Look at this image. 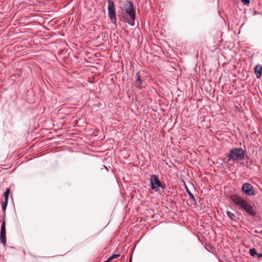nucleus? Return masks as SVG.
<instances>
[{"instance_id": "obj_1", "label": "nucleus", "mask_w": 262, "mask_h": 262, "mask_svg": "<svg viewBox=\"0 0 262 262\" xmlns=\"http://www.w3.org/2000/svg\"><path fill=\"white\" fill-rule=\"evenodd\" d=\"M231 200L236 206L244 209L249 215L254 216L256 215V211L246 200L242 196L237 195H232L230 197Z\"/></svg>"}, {"instance_id": "obj_13", "label": "nucleus", "mask_w": 262, "mask_h": 262, "mask_svg": "<svg viewBox=\"0 0 262 262\" xmlns=\"http://www.w3.org/2000/svg\"><path fill=\"white\" fill-rule=\"evenodd\" d=\"M7 205H8V201L7 200H5V201L2 204V209L4 212L6 211Z\"/></svg>"}, {"instance_id": "obj_4", "label": "nucleus", "mask_w": 262, "mask_h": 262, "mask_svg": "<svg viewBox=\"0 0 262 262\" xmlns=\"http://www.w3.org/2000/svg\"><path fill=\"white\" fill-rule=\"evenodd\" d=\"M108 2V14L111 22L115 26L117 25V18L116 14V7L114 2L111 0H107Z\"/></svg>"}, {"instance_id": "obj_5", "label": "nucleus", "mask_w": 262, "mask_h": 262, "mask_svg": "<svg viewBox=\"0 0 262 262\" xmlns=\"http://www.w3.org/2000/svg\"><path fill=\"white\" fill-rule=\"evenodd\" d=\"M149 186L151 189L157 192L160 188H163L162 183L160 182L159 177L156 174H152L150 178Z\"/></svg>"}, {"instance_id": "obj_11", "label": "nucleus", "mask_w": 262, "mask_h": 262, "mask_svg": "<svg viewBox=\"0 0 262 262\" xmlns=\"http://www.w3.org/2000/svg\"><path fill=\"white\" fill-rule=\"evenodd\" d=\"M249 253L251 255V256L254 257L257 254V251L255 249L252 248L249 250Z\"/></svg>"}, {"instance_id": "obj_7", "label": "nucleus", "mask_w": 262, "mask_h": 262, "mask_svg": "<svg viewBox=\"0 0 262 262\" xmlns=\"http://www.w3.org/2000/svg\"><path fill=\"white\" fill-rule=\"evenodd\" d=\"M6 222L4 220L2 223L0 233V242L4 246H5L6 243Z\"/></svg>"}, {"instance_id": "obj_6", "label": "nucleus", "mask_w": 262, "mask_h": 262, "mask_svg": "<svg viewBox=\"0 0 262 262\" xmlns=\"http://www.w3.org/2000/svg\"><path fill=\"white\" fill-rule=\"evenodd\" d=\"M242 190L247 195L252 196L255 194L253 186L249 183H244L242 186Z\"/></svg>"}, {"instance_id": "obj_2", "label": "nucleus", "mask_w": 262, "mask_h": 262, "mask_svg": "<svg viewBox=\"0 0 262 262\" xmlns=\"http://www.w3.org/2000/svg\"><path fill=\"white\" fill-rule=\"evenodd\" d=\"M122 13L124 21L133 26L135 25L136 14L134 5L132 2H127L124 4Z\"/></svg>"}, {"instance_id": "obj_9", "label": "nucleus", "mask_w": 262, "mask_h": 262, "mask_svg": "<svg viewBox=\"0 0 262 262\" xmlns=\"http://www.w3.org/2000/svg\"><path fill=\"white\" fill-rule=\"evenodd\" d=\"M254 73L257 78L261 77L262 75V67L260 65H257L254 68Z\"/></svg>"}, {"instance_id": "obj_18", "label": "nucleus", "mask_w": 262, "mask_h": 262, "mask_svg": "<svg viewBox=\"0 0 262 262\" xmlns=\"http://www.w3.org/2000/svg\"><path fill=\"white\" fill-rule=\"evenodd\" d=\"M104 169H106L107 170H108L107 168L104 165Z\"/></svg>"}, {"instance_id": "obj_16", "label": "nucleus", "mask_w": 262, "mask_h": 262, "mask_svg": "<svg viewBox=\"0 0 262 262\" xmlns=\"http://www.w3.org/2000/svg\"><path fill=\"white\" fill-rule=\"evenodd\" d=\"M242 1L245 4H248L250 3V0H242Z\"/></svg>"}, {"instance_id": "obj_17", "label": "nucleus", "mask_w": 262, "mask_h": 262, "mask_svg": "<svg viewBox=\"0 0 262 262\" xmlns=\"http://www.w3.org/2000/svg\"><path fill=\"white\" fill-rule=\"evenodd\" d=\"M256 255L257 256V257L258 258H260L262 257V253H259V254L257 253V254H256Z\"/></svg>"}, {"instance_id": "obj_12", "label": "nucleus", "mask_w": 262, "mask_h": 262, "mask_svg": "<svg viewBox=\"0 0 262 262\" xmlns=\"http://www.w3.org/2000/svg\"><path fill=\"white\" fill-rule=\"evenodd\" d=\"M227 215L231 220H233L235 216V214L230 211H227Z\"/></svg>"}, {"instance_id": "obj_15", "label": "nucleus", "mask_w": 262, "mask_h": 262, "mask_svg": "<svg viewBox=\"0 0 262 262\" xmlns=\"http://www.w3.org/2000/svg\"><path fill=\"white\" fill-rule=\"evenodd\" d=\"M10 193V190L9 189H7L4 193V197H5V200H8V196Z\"/></svg>"}, {"instance_id": "obj_19", "label": "nucleus", "mask_w": 262, "mask_h": 262, "mask_svg": "<svg viewBox=\"0 0 262 262\" xmlns=\"http://www.w3.org/2000/svg\"><path fill=\"white\" fill-rule=\"evenodd\" d=\"M129 262H132V257L130 258Z\"/></svg>"}, {"instance_id": "obj_10", "label": "nucleus", "mask_w": 262, "mask_h": 262, "mask_svg": "<svg viewBox=\"0 0 262 262\" xmlns=\"http://www.w3.org/2000/svg\"><path fill=\"white\" fill-rule=\"evenodd\" d=\"M142 83V81L141 80V77L139 73H138L136 75V80L135 84L137 87L141 85Z\"/></svg>"}, {"instance_id": "obj_3", "label": "nucleus", "mask_w": 262, "mask_h": 262, "mask_svg": "<svg viewBox=\"0 0 262 262\" xmlns=\"http://www.w3.org/2000/svg\"><path fill=\"white\" fill-rule=\"evenodd\" d=\"M245 151L242 148H234L230 150L227 156L228 161L232 160L234 162L242 160L244 159Z\"/></svg>"}, {"instance_id": "obj_14", "label": "nucleus", "mask_w": 262, "mask_h": 262, "mask_svg": "<svg viewBox=\"0 0 262 262\" xmlns=\"http://www.w3.org/2000/svg\"><path fill=\"white\" fill-rule=\"evenodd\" d=\"M120 256L119 254H113L109 257L110 260L111 261L113 259L117 258Z\"/></svg>"}, {"instance_id": "obj_8", "label": "nucleus", "mask_w": 262, "mask_h": 262, "mask_svg": "<svg viewBox=\"0 0 262 262\" xmlns=\"http://www.w3.org/2000/svg\"><path fill=\"white\" fill-rule=\"evenodd\" d=\"M185 189H186V192L187 193V194H188V195L190 199V202H189L190 204L188 202L187 203L188 205H189L190 206H191L192 205H193V206L195 205V204H196V201L195 199L194 195L190 192V191L189 190V189H188V188L187 186H185Z\"/></svg>"}]
</instances>
